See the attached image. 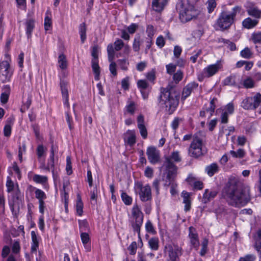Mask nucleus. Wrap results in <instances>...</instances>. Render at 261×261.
Returning <instances> with one entry per match:
<instances>
[{
    "label": "nucleus",
    "mask_w": 261,
    "mask_h": 261,
    "mask_svg": "<svg viewBox=\"0 0 261 261\" xmlns=\"http://www.w3.org/2000/svg\"><path fill=\"white\" fill-rule=\"evenodd\" d=\"M60 87L61 91L62 98L68 97L69 94L67 89V82L60 78Z\"/></svg>",
    "instance_id": "nucleus-33"
},
{
    "label": "nucleus",
    "mask_w": 261,
    "mask_h": 261,
    "mask_svg": "<svg viewBox=\"0 0 261 261\" xmlns=\"http://www.w3.org/2000/svg\"><path fill=\"white\" fill-rule=\"evenodd\" d=\"M216 100V98H213L210 101V106L205 109V111L208 118L212 116L213 113L214 112L216 108L215 102Z\"/></svg>",
    "instance_id": "nucleus-39"
},
{
    "label": "nucleus",
    "mask_w": 261,
    "mask_h": 261,
    "mask_svg": "<svg viewBox=\"0 0 261 261\" xmlns=\"http://www.w3.org/2000/svg\"><path fill=\"white\" fill-rule=\"evenodd\" d=\"M168 2V0H152L151 5L152 11L160 13L163 11Z\"/></svg>",
    "instance_id": "nucleus-20"
},
{
    "label": "nucleus",
    "mask_w": 261,
    "mask_h": 261,
    "mask_svg": "<svg viewBox=\"0 0 261 261\" xmlns=\"http://www.w3.org/2000/svg\"><path fill=\"white\" fill-rule=\"evenodd\" d=\"M80 236L82 242L86 249V251H90L91 250V239L89 234L86 232H82L80 233Z\"/></svg>",
    "instance_id": "nucleus-26"
},
{
    "label": "nucleus",
    "mask_w": 261,
    "mask_h": 261,
    "mask_svg": "<svg viewBox=\"0 0 261 261\" xmlns=\"http://www.w3.org/2000/svg\"><path fill=\"white\" fill-rule=\"evenodd\" d=\"M65 115L66 122L68 124L69 129L70 130H72L74 128V126L73 125V122L72 116L70 115L69 112H66Z\"/></svg>",
    "instance_id": "nucleus-59"
},
{
    "label": "nucleus",
    "mask_w": 261,
    "mask_h": 261,
    "mask_svg": "<svg viewBox=\"0 0 261 261\" xmlns=\"http://www.w3.org/2000/svg\"><path fill=\"white\" fill-rule=\"evenodd\" d=\"M223 68V64L221 60L217 61L215 64H211L205 67L198 75L199 81H202L204 78L212 77Z\"/></svg>",
    "instance_id": "nucleus-7"
},
{
    "label": "nucleus",
    "mask_w": 261,
    "mask_h": 261,
    "mask_svg": "<svg viewBox=\"0 0 261 261\" xmlns=\"http://www.w3.org/2000/svg\"><path fill=\"white\" fill-rule=\"evenodd\" d=\"M198 84L195 82H191L189 83L183 89L182 99H186L191 93L192 91L195 88H197Z\"/></svg>",
    "instance_id": "nucleus-24"
},
{
    "label": "nucleus",
    "mask_w": 261,
    "mask_h": 261,
    "mask_svg": "<svg viewBox=\"0 0 261 261\" xmlns=\"http://www.w3.org/2000/svg\"><path fill=\"white\" fill-rule=\"evenodd\" d=\"M4 92H2L0 96V101L2 105L6 104L9 100L11 93V87L9 85H4L2 87Z\"/></svg>",
    "instance_id": "nucleus-22"
},
{
    "label": "nucleus",
    "mask_w": 261,
    "mask_h": 261,
    "mask_svg": "<svg viewBox=\"0 0 261 261\" xmlns=\"http://www.w3.org/2000/svg\"><path fill=\"white\" fill-rule=\"evenodd\" d=\"M208 240L206 238L203 239L201 243V248L199 254L201 256H204L207 251Z\"/></svg>",
    "instance_id": "nucleus-49"
},
{
    "label": "nucleus",
    "mask_w": 261,
    "mask_h": 261,
    "mask_svg": "<svg viewBox=\"0 0 261 261\" xmlns=\"http://www.w3.org/2000/svg\"><path fill=\"white\" fill-rule=\"evenodd\" d=\"M241 10L240 7L236 6L232 9L231 12H223L218 20V24L220 29H228L233 22L236 14L240 12Z\"/></svg>",
    "instance_id": "nucleus-5"
},
{
    "label": "nucleus",
    "mask_w": 261,
    "mask_h": 261,
    "mask_svg": "<svg viewBox=\"0 0 261 261\" xmlns=\"http://www.w3.org/2000/svg\"><path fill=\"white\" fill-rule=\"evenodd\" d=\"M219 42L223 43L231 51H234L237 49L236 44L228 40L221 39L219 40Z\"/></svg>",
    "instance_id": "nucleus-46"
},
{
    "label": "nucleus",
    "mask_w": 261,
    "mask_h": 261,
    "mask_svg": "<svg viewBox=\"0 0 261 261\" xmlns=\"http://www.w3.org/2000/svg\"><path fill=\"white\" fill-rule=\"evenodd\" d=\"M165 252L170 261H178V257L182 254L181 248L174 244H168L165 247Z\"/></svg>",
    "instance_id": "nucleus-12"
},
{
    "label": "nucleus",
    "mask_w": 261,
    "mask_h": 261,
    "mask_svg": "<svg viewBox=\"0 0 261 261\" xmlns=\"http://www.w3.org/2000/svg\"><path fill=\"white\" fill-rule=\"evenodd\" d=\"M173 89L169 85L161 95V99L165 105L166 110L172 113L178 104V94L173 92Z\"/></svg>",
    "instance_id": "nucleus-3"
},
{
    "label": "nucleus",
    "mask_w": 261,
    "mask_h": 261,
    "mask_svg": "<svg viewBox=\"0 0 261 261\" xmlns=\"http://www.w3.org/2000/svg\"><path fill=\"white\" fill-rule=\"evenodd\" d=\"M128 102L129 103L127 105L125 108L124 115H126V113H127L130 115H134L136 109V105L134 101Z\"/></svg>",
    "instance_id": "nucleus-38"
},
{
    "label": "nucleus",
    "mask_w": 261,
    "mask_h": 261,
    "mask_svg": "<svg viewBox=\"0 0 261 261\" xmlns=\"http://www.w3.org/2000/svg\"><path fill=\"white\" fill-rule=\"evenodd\" d=\"M215 213L217 218H222L225 217L227 212L223 206H220L215 210Z\"/></svg>",
    "instance_id": "nucleus-43"
},
{
    "label": "nucleus",
    "mask_w": 261,
    "mask_h": 261,
    "mask_svg": "<svg viewBox=\"0 0 261 261\" xmlns=\"http://www.w3.org/2000/svg\"><path fill=\"white\" fill-rule=\"evenodd\" d=\"M148 160L152 164L159 163L161 160L160 150L154 146L148 147Z\"/></svg>",
    "instance_id": "nucleus-14"
},
{
    "label": "nucleus",
    "mask_w": 261,
    "mask_h": 261,
    "mask_svg": "<svg viewBox=\"0 0 261 261\" xmlns=\"http://www.w3.org/2000/svg\"><path fill=\"white\" fill-rule=\"evenodd\" d=\"M176 9L179 13V17L182 22L185 23L195 18L199 11L190 4L189 0H179Z\"/></svg>",
    "instance_id": "nucleus-2"
},
{
    "label": "nucleus",
    "mask_w": 261,
    "mask_h": 261,
    "mask_svg": "<svg viewBox=\"0 0 261 261\" xmlns=\"http://www.w3.org/2000/svg\"><path fill=\"white\" fill-rule=\"evenodd\" d=\"M76 215L81 216L83 214L84 203L82 201V197L80 193L76 195Z\"/></svg>",
    "instance_id": "nucleus-30"
},
{
    "label": "nucleus",
    "mask_w": 261,
    "mask_h": 261,
    "mask_svg": "<svg viewBox=\"0 0 261 261\" xmlns=\"http://www.w3.org/2000/svg\"><path fill=\"white\" fill-rule=\"evenodd\" d=\"M226 113L231 115L234 111V105L232 102L228 103L223 109H221Z\"/></svg>",
    "instance_id": "nucleus-64"
},
{
    "label": "nucleus",
    "mask_w": 261,
    "mask_h": 261,
    "mask_svg": "<svg viewBox=\"0 0 261 261\" xmlns=\"http://www.w3.org/2000/svg\"><path fill=\"white\" fill-rule=\"evenodd\" d=\"M223 84L225 85L235 86L236 85L235 76L230 75L229 76L226 77L223 81Z\"/></svg>",
    "instance_id": "nucleus-57"
},
{
    "label": "nucleus",
    "mask_w": 261,
    "mask_h": 261,
    "mask_svg": "<svg viewBox=\"0 0 261 261\" xmlns=\"http://www.w3.org/2000/svg\"><path fill=\"white\" fill-rule=\"evenodd\" d=\"M209 13H212L215 9L217 4L215 0H208L206 3Z\"/></svg>",
    "instance_id": "nucleus-54"
},
{
    "label": "nucleus",
    "mask_w": 261,
    "mask_h": 261,
    "mask_svg": "<svg viewBox=\"0 0 261 261\" xmlns=\"http://www.w3.org/2000/svg\"><path fill=\"white\" fill-rule=\"evenodd\" d=\"M16 191L12 195V201H9V204L10 210L14 217H17L18 213L20 210V204L21 203V198L20 197V190L17 183L16 184Z\"/></svg>",
    "instance_id": "nucleus-10"
},
{
    "label": "nucleus",
    "mask_w": 261,
    "mask_h": 261,
    "mask_svg": "<svg viewBox=\"0 0 261 261\" xmlns=\"http://www.w3.org/2000/svg\"><path fill=\"white\" fill-rule=\"evenodd\" d=\"M243 87L246 89H251L255 87V81L250 77H247L242 82Z\"/></svg>",
    "instance_id": "nucleus-42"
},
{
    "label": "nucleus",
    "mask_w": 261,
    "mask_h": 261,
    "mask_svg": "<svg viewBox=\"0 0 261 261\" xmlns=\"http://www.w3.org/2000/svg\"><path fill=\"white\" fill-rule=\"evenodd\" d=\"M132 215L133 220L130 221L134 231L138 233L139 239L138 242V247L141 248L143 244L140 237V228L143 223V214L141 211V208H139L137 203L134 205L132 208Z\"/></svg>",
    "instance_id": "nucleus-4"
},
{
    "label": "nucleus",
    "mask_w": 261,
    "mask_h": 261,
    "mask_svg": "<svg viewBox=\"0 0 261 261\" xmlns=\"http://www.w3.org/2000/svg\"><path fill=\"white\" fill-rule=\"evenodd\" d=\"M240 55L243 58L249 59L252 57L253 53L251 49L249 47H247L241 50L240 52Z\"/></svg>",
    "instance_id": "nucleus-48"
},
{
    "label": "nucleus",
    "mask_w": 261,
    "mask_h": 261,
    "mask_svg": "<svg viewBox=\"0 0 261 261\" xmlns=\"http://www.w3.org/2000/svg\"><path fill=\"white\" fill-rule=\"evenodd\" d=\"M47 177L39 174H35L33 177V180L37 184H44L47 181Z\"/></svg>",
    "instance_id": "nucleus-45"
},
{
    "label": "nucleus",
    "mask_w": 261,
    "mask_h": 261,
    "mask_svg": "<svg viewBox=\"0 0 261 261\" xmlns=\"http://www.w3.org/2000/svg\"><path fill=\"white\" fill-rule=\"evenodd\" d=\"M149 247L152 250H156L159 247V239L157 238H153L149 241Z\"/></svg>",
    "instance_id": "nucleus-55"
},
{
    "label": "nucleus",
    "mask_w": 261,
    "mask_h": 261,
    "mask_svg": "<svg viewBox=\"0 0 261 261\" xmlns=\"http://www.w3.org/2000/svg\"><path fill=\"white\" fill-rule=\"evenodd\" d=\"M245 7L249 15L256 19H259L261 17V11L254 4L248 2L246 4Z\"/></svg>",
    "instance_id": "nucleus-19"
},
{
    "label": "nucleus",
    "mask_w": 261,
    "mask_h": 261,
    "mask_svg": "<svg viewBox=\"0 0 261 261\" xmlns=\"http://www.w3.org/2000/svg\"><path fill=\"white\" fill-rule=\"evenodd\" d=\"M35 197L38 200L45 199L47 198L46 194L40 189H36L35 191Z\"/></svg>",
    "instance_id": "nucleus-61"
},
{
    "label": "nucleus",
    "mask_w": 261,
    "mask_h": 261,
    "mask_svg": "<svg viewBox=\"0 0 261 261\" xmlns=\"http://www.w3.org/2000/svg\"><path fill=\"white\" fill-rule=\"evenodd\" d=\"M98 41L97 38L96 37L94 41V43H95L93 46H92V49L91 51V56L92 57V59L91 60V65H93V64H96V65H99V61H98V45L97 44Z\"/></svg>",
    "instance_id": "nucleus-23"
},
{
    "label": "nucleus",
    "mask_w": 261,
    "mask_h": 261,
    "mask_svg": "<svg viewBox=\"0 0 261 261\" xmlns=\"http://www.w3.org/2000/svg\"><path fill=\"white\" fill-rule=\"evenodd\" d=\"M79 226L80 233L82 232L89 231L90 230L89 223L86 219L78 220Z\"/></svg>",
    "instance_id": "nucleus-36"
},
{
    "label": "nucleus",
    "mask_w": 261,
    "mask_h": 261,
    "mask_svg": "<svg viewBox=\"0 0 261 261\" xmlns=\"http://www.w3.org/2000/svg\"><path fill=\"white\" fill-rule=\"evenodd\" d=\"M69 184V181H68L67 182H63V189L61 190V198L62 200H64V203H68L69 200V194L66 191L65 188Z\"/></svg>",
    "instance_id": "nucleus-41"
},
{
    "label": "nucleus",
    "mask_w": 261,
    "mask_h": 261,
    "mask_svg": "<svg viewBox=\"0 0 261 261\" xmlns=\"http://www.w3.org/2000/svg\"><path fill=\"white\" fill-rule=\"evenodd\" d=\"M258 21L256 19H252L250 17L245 19L243 22V26L248 29H250L255 27L258 23Z\"/></svg>",
    "instance_id": "nucleus-32"
},
{
    "label": "nucleus",
    "mask_w": 261,
    "mask_h": 261,
    "mask_svg": "<svg viewBox=\"0 0 261 261\" xmlns=\"http://www.w3.org/2000/svg\"><path fill=\"white\" fill-rule=\"evenodd\" d=\"M121 198L122 201L126 205H130L132 203L133 199L126 192L122 191L121 194Z\"/></svg>",
    "instance_id": "nucleus-44"
},
{
    "label": "nucleus",
    "mask_w": 261,
    "mask_h": 261,
    "mask_svg": "<svg viewBox=\"0 0 261 261\" xmlns=\"http://www.w3.org/2000/svg\"><path fill=\"white\" fill-rule=\"evenodd\" d=\"M66 170L68 175H70L73 173L72 169V163L70 156H67L66 158Z\"/></svg>",
    "instance_id": "nucleus-58"
},
{
    "label": "nucleus",
    "mask_w": 261,
    "mask_h": 261,
    "mask_svg": "<svg viewBox=\"0 0 261 261\" xmlns=\"http://www.w3.org/2000/svg\"><path fill=\"white\" fill-rule=\"evenodd\" d=\"M202 140L197 135H195L189 149L190 155L194 158L200 156L202 154Z\"/></svg>",
    "instance_id": "nucleus-11"
},
{
    "label": "nucleus",
    "mask_w": 261,
    "mask_h": 261,
    "mask_svg": "<svg viewBox=\"0 0 261 261\" xmlns=\"http://www.w3.org/2000/svg\"><path fill=\"white\" fill-rule=\"evenodd\" d=\"M13 73L14 69L11 67L8 61L0 62V81L2 83L11 82Z\"/></svg>",
    "instance_id": "nucleus-8"
},
{
    "label": "nucleus",
    "mask_w": 261,
    "mask_h": 261,
    "mask_svg": "<svg viewBox=\"0 0 261 261\" xmlns=\"http://www.w3.org/2000/svg\"><path fill=\"white\" fill-rule=\"evenodd\" d=\"M189 238L191 245L196 250H198L199 246V241L196 230L192 227L189 228Z\"/></svg>",
    "instance_id": "nucleus-18"
},
{
    "label": "nucleus",
    "mask_w": 261,
    "mask_h": 261,
    "mask_svg": "<svg viewBox=\"0 0 261 261\" xmlns=\"http://www.w3.org/2000/svg\"><path fill=\"white\" fill-rule=\"evenodd\" d=\"M44 30L45 31L50 30L52 29L51 18L48 16H45L44 22Z\"/></svg>",
    "instance_id": "nucleus-56"
},
{
    "label": "nucleus",
    "mask_w": 261,
    "mask_h": 261,
    "mask_svg": "<svg viewBox=\"0 0 261 261\" xmlns=\"http://www.w3.org/2000/svg\"><path fill=\"white\" fill-rule=\"evenodd\" d=\"M172 160L175 162H179L181 161V158L178 151H173L170 156L166 159L164 163V166L166 168L167 174V178L170 180L173 179L177 172V167L172 162Z\"/></svg>",
    "instance_id": "nucleus-6"
},
{
    "label": "nucleus",
    "mask_w": 261,
    "mask_h": 261,
    "mask_svg": "<svg viewBox=\"0 0 261 261\" xmlns=\"http://www.w3.org/2000/svg\"><path fill=\"white\" fill-rule=\"evenodd\" d=\"M31 238H32V243H31V253L36 252L37 249L39 248V240L37 239L36 232L35 231L33 230L31 231Z\"/></svg>",
    "instance_id": "nucleus-29"
},
{
    "label": "nucleus",
    "mask_w": 261,
    "mask_h": 261,
    "mask_svg": "<svg viewBox=\"0 0 261 261\" xmlns=\"http://www.w3.org/2000/svg\"><path fill=\"white\" fill-rule=\"evenodd\" d=\"M217 195V192L216 191L205 189L203 195L202 201L204 203H206L214 198Z\"/></svg>",
    "instance_id": "nucleus-25"
},
{
    "label": "nucleus",
    "mask_w": 261,
    "mask_h": 261,
    "mask_svg": "<svg viewBox=\"0 0 261 261\" xmlns=\"http://www.w3.org/2000/svg\"><path fill=\"white\" fill-rule=\"evenodd\" d=\"M190 193L183 191L181 193V196L183 198V203L185 204L184 210L187 212L190 210L191 200L190 198Z\"/></svg>",
    "instance_id": "nucleus-27"
},
{
    "label": "nucleus",
    "mask_w": 261,
    "mask_h": 261,
    "mask_svg": "<svg viewBox=\"0 0 261 261\" xmlns=\"http://www.w3.org/2000/svg\"><path fill=\"white\" fill-rule=\"evenodd\" d=\"M230 153L232 157L240 159L243 158L245 155V152L243 149H239L236 151L231 150Z\"/></svg>",
    "instance_id": "nucleus-50"
},
{
    "label": "nucleus",
    "mask_w": 261,
    "mask_h": 261,
    "mask_svg": "<svg viewBox=\"0 0 261 261\" xmlns=\"http://www.w3.org/2000/svg\"><path fill=\"white\" fill-rule=\"evenodd\" d=\"M50 143L51 144V147L50 150L49 161L50 163V167L51 168V172L54 179L55 180V152L58 151V146H55L54 144V139L51 137L49 139Z\"/></svg>",
    "instance_id": "nucleus-16"
},
{
    "label": "nucleus",
    "mask_w": 261,
    "mask_h": 261,
    "mask_svg": "<svg viewBox=\"0 0 261 261\" xmlns=\"http://www.w3.org/2000/svg\"><path fill=\"white\" fill-rule=\"evenodd\" d=\"M137 87L140 89L144 99L147 98V93L144 91L147 89V80H139L137 82Z\"/></svg>",
    "instance_id": "nucleus-31"
},
{
    "label": "nucleus",
    "mask_w": 261,
    "mask_h": 261,
    "mask_svg": "<svg viewBox=\"0 0 261 261\" xmlns=\"http://www.w3.org/2000/svg\"><path fill=\"white\" fill-rule=\"evenodd\" d=\"M137 126L141 136L143 139L147 138V128L145 125L144 116L140 114L137 118Z\"/></svg>",
    "instance_id": "nucleus-17"
},
{
    "label": "nucleus",
    "mask_w": 261,
    "mask_h": 261,
    "mask_svg": "<svg viewBox=\"0 0 261 261\" xmlns=\"http://www.w3.org/2000/svg\"><path fill=\"white\" fill-rule=\"evenodd\" d=\"M257 238L255 239L254 247L257 251L261 250V229L257 231Z\"/></svg>",
    "instance_id": "nucleus-52"
},
{
    "label": "nucleus",
    "mask_w": 261,
    "mask_h": 261,
    "mask_svg": "<svg viewBox=\"0 0 261 261\" xmlns=\"http://www.w3.org/2000/svg\"><path fill=\"white\" fill-rule=\"evenodd\" d=\"M222 194L229 204L235 207L244 206L250 199V188L243 186L240 178L233 175L229 177Z\"/></svg>",
    "instance_id": "nucleus-1"
},
{
    "label": "nucleus",
    "mask_w": 261,
    "mask_h": 261,
    "mask_svg": "<svg viewBox=\"0 0 261 261\" xmlns=\"http://www.w3.org/2000/svg\"><path fill=\"white\" fill-rule=\"evenodd\" d=\"M251 39L254 43L257 44L261 42V32H254L251 35Z\"/></svg>",
    "instance_id": "nucleus-60"
},
{
    "label": "nucleus",
    "mask_w": 261,
    "mask_h": 261,
    "mask_svg": "<svg viewBox=\"0 0 261 261\" xmlns=\"http://www.w3.org/2000/svg\"><path fill=\"white\" fill-rule=\"evenodd\" d=\"M86 31L87 28L85 22L81 23L79 25V34L82 43H84L87 39Z\"/></svg>",
    "instance_id": "nucleus-35"
},
{
    "label": "nucleus",
    "mask_w": 261,
    "mask_h": 261,
    "mask_svg": "<svg viewBox=\"0 0 261 261\" xmlns=\"http://www.w3.org/2000/svg\"><path fill=\"white\" fill-rule=\"evenodd\" d=\"M218 171V166L217 164L213 163L205 168V172L210 176H212Z\"/></svg>",
    "instance_id": "nucleus-40"
},
{
    "label": "nucleus",
    "mask_w": 261,
    "mask_h": 261,
    "mask_svg": "<svg viewBox=\"0 0 261 261\" xmlns=\"http://www.w3.org/2000/svg\"><path fill=\"white\" fill-rule=\"evenodd\" d=\"M6 185L7 189V192L10 193L14 190V184L9 176L7 177V180Z\"/></svg>",
    "instance_id": "nucleus-63"
},
{
    "label": "nucleus",
    "mask_w": 261,
    "mask_h": 261,
    "mask_svg": "<svg viewBox=\"0 0 261 261\" xmlns=\"http://www.w3.org/2000/svg\"><path fill=\"white\" fill-rule=\"evenodd\" d=\"M125 144L129 145L130 147L133 146L136 143V132L134 129H128L124 134L123 137Z\"/></svg>",
    "instance_id": "nucleus-15"
},
{
    "label": "nucleus",
    "mask_w": 261,
    "mask_h": 261,
    "mask_svg": "<svg viewBox=\"0 0 261 261\" xmlns=\"http://www.w3.org/2000/svg\"><path fill=\"white\" fill-rule=\"evenodd\" d=\"M60 87L61 91L62 98L68 97L69 94L67 89V82L60 78Z\"/></svg>",
    "instance_id": "nucleus-34"
},
{
    "label": "nucleus",
    "mask_w": 261,
    "mask_h": 261,
    "mask_svg": "<svg viewBox=\"0 0 261 261\" xmlns=\"http://www.w3.org/2000/svg\"><path fill=\"white\" fill-rule=\"evenodd\" d=\"M58 63L60 68L62 70H65L67 68V61L65 55L62 53L59 55Z\"/></svg>",
    "instance_id": "nucleus-37"
},
{
    "label": "nucleus",
    "mask_w": 261,
    "mask_h": 261,
    "mask_svg": "<svg viewBox=\"0 0 261 261\" xmlns=\"http://www.w3.org/2000/svg\"><path fill=\"white\" fill-rule=\"evenodd\" d=\"M93 72L94 74V79L95 81H99L100 80V68L99 65L93 64L91 65Z\"/></svg>",
    "instance_id": "nucleus-47"
},
{
    "label": "nucleus",
    "mask_w": 261,
    "mask_h": 261,
    "mask_svg": "<svg viewBox=\"0 0 261 261\" xmlns=\"http://www.w3.org/2000/svg\"><path fill=\"white\" fill-rule=\"evenodd\" d=\"M134 189L136 194H139L142 201H147V185L144 186L142 181L135 182Z\"/></svg>",
    "instance_id": "nucleus-13"
},
{
    "label": "nucleus",
    "mask_w": 261,
    "mask_h": 261,
    "mask_svg": "<svg viewBox=\"0 0 261 261\" xmlns=\"http://www.w3.org/2000/svg\"><path fill=\"white\" fill-rule=\"evenodd\" d=\"M107 52L108 56V60L112 62L114 58L115 51L112 44H108L107 46Z\"/></svg>",
    "instance_id": "nucleus-53"
},
{
    "label": "nucleus",
    "mask_w": 261,
    "mask_h": 261,
    "mask_svg": "<svg viewBox=\"0 0 261 261\" xmlns=\"http://www.w3.org/2000/svg\"><path fill=\"white\" fill-rule=\"evenodd\" d=\"M261 104V94L256 93L252 96L247 97L242 102L241 106L245 110H255Z\"/></svg>",
    "instance_id": "nucleus-9"
},
{
    "label": "nucleus",
    "mask_w": 261,
    "mask_h": 261,
    "mask_svg": "<svg viewBox=\"0 0 261 261\" xmlns=\"http://www.w3.org/2000/svg\"><path fill=\"white\" fill-rule=\"evenodd\" d=\"M186 180L191 186L193 187L195 190H201L203 188L202 182L192 174L189 175Z\"/></svg>",
    "instance_id": "nucleus-21"
},
{
    "label": "nucleus",
    "mask_w": 261,
    "mask_h": 261,
    "mask_svg": "<svg viewBox=\"0 0 261 261\" xmlns=\"http://www.w3.org/2000/svg\"><path fill=\"white\" fill-rule=\"evenodd\" d=\"M26 35L28 39L32 37V32L35 28V20L33 19H28L25 22Z\"/></svg>",
    "instance_id": "nucleus-28"
},
{
    "label": "nucleus",
    "mask_w": 261,
    "mask_h": 261,
    "mask_svg": "<svg viewBox=\"0 0 261 261\" xmlns=\"http://www.w3.org/2000/svg\"><path fill=\"white\" fill-rule=\"evenodd\" d=\"M182 121L183 120L182 118L175 117L172 121L171 126L175 133H176V129L178 128L179 124L182 122Z\"/></svg>",
    "instance_id": "nucleus-51"
},
{
    "label": "nucleus",
    "mask_w": 261,
    "mask_h": 261,
    "mask_svg": "<svg viewBox=\"0 0 261 261\" xmlns=\"http://www.w3.org/2000/svg\"><path fill=\"white\" fill-rule=\"evenodd\" d=\"M46 148H44L43 144H39L36 148V153L38 158H41L44 155Z\"/></svg>",
    "instance_id": "nucleus-62"
}]
</instances>
